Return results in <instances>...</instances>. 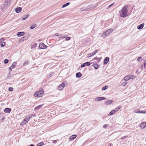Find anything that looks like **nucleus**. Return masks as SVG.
Masks as SVG:
<instances>
[{"label": "nucleus", "instance_id": "1", "mask_svg": "<svg viewBox=\"0 0 146 146\" xmlns=\"http://www.w3.org/2000/svg\"><path fill=\"white\" fill-rule=\"evenodd\" d=\"M127 5L124 6L119 11L120 16L121 17H125L127 16Z\"/></svg>", "mask_w": 146, "mask_h": 146}, {"label": "nucleus", "instance_id": "2", "mask_svg": "<svg viewBox=\"0 0 146 146\" xmlns=\"http://www.w3.org/2000/svg\"><path fill=\"white\" fill-rule=\"evenodd\" d=\"M44 93L43 90L41 89L39 91L36 92L34 94V96L35 97H40L42 96Z\"/></svg>", "mask_w": 146, "mask_h": 146}, {"label": "nucleus", "instance_id": "3", "mask_svg": "<svg viewBox=\"0 0 146 146\" xmlns=\"http://www.w3.org/2000/svg\"><path fill=\"white\" fill-rule=\"evenodd\" d=\"M113 31V30L112 29H108L103 33L102 35V36L104 38H105L106 36H108Z\"/></svg>", "mask_w": 146, "mask_h": 146}, {"label": "nucleus", "instance_id": "4", "mask_svg": "<svg viewBox=\"0 0 146 146\" xmlns=\"http://www.w3.org/2000/svg\"><path fill=\"white\" fill-rule=\"evenodd\" d=\"M47 46L42 43H41L40 44L39 47L40 49H43L46 48Z\"/></svg>", "mask_w": 146, "mask_h": 146}, {"label": "nucleus", "instance_id": "5", "mask_svg": "<svg viewBox=\"0 0 146 146\" xmlns=\"http://www.w3.org/2000/svg\"><path fill=\"white\" fill-rule=\"evenodd\" d=\"M98 50H96L94 51L92 53H89L88 54V58H89L90 57H91L94 55H95L96 53L97 52Z\"/></svg>", "mask_w": 146, "mask_h": 146}, {"label": "nucleus", "instance_id": "6", "mask_svg": "<svg viewBox=\"0 0 146 146\" xmlns=\"http://www.w3.org/2000/svg\"><path fill=\"white\" fill-rule=\"evenodd\" d=\"M106 98L104 97H99L95 99V100L97 101L105 100Z\"/></svg>", "mask_w": 146, "mask_h": 146}, {"label": "nucleus", "instance_id": "7", "mask_svg": "<svg viewBox=\"0 0 146 146\" xmlns=\"http://www.w3.org/2000/svg\"><path fill=\"white\" fill-rule=\"evenodd\" d=\"M28 120H27V119L26 118H25L23 120V121L20 123V125H23L25 123H27Z\"/></svg>", "mask_w": 146, "mask_h": 146}, {"label": "nucleus", "instance_id": "8", "mask_svg": "<svg viewBox=\"0 0 146 146\" xmlns=\"http://www.w3.org/2000/svg\"><path fill=\"white\" fill-rule=\"evenodd\" d=\"M16 64H17V63L16 62H14L12 64V66H11V67H10L9 68V69L11 70V71H12V69L15 68V67L16 66Z\"/></svg>", "mask_w": 146, "mask_h": 146}, {"label": "nucleus", "instance_id": "9", "mask_svg": "<svg viewBox=\"0 0 146 146\" xmlns=\"http://www.w3.org/2000/svg\"><path fill=\"white\" fill-rule=\"evenodd\" d=\"M109 60V58L108 57H106L104 59V64H106L108 62Z\"/></svg>", "mask_w": 146, "mask_h": 146}, {"label": "nucleus", "instance_id": "10", "mask_svg": "<svg viewBox=\"0 0 146 146\" xmlns=\"http://www.w3.org/2000/svg\"><path fill=\"white\" fill-rule=\"evenodd\" d=\"M11 111V109L7 108L5 109L4 110V112L6 113H9Z\"/></svg>", "mask_w": 146, "mask_h": 146}, {"label": "nucleus", "instance_id": "11", "mask_svg": "<svg viewBox=\"0 0 146 146\" xmlns=\"http://www.w3.org/2000/svg\"><path fill=\"white\" fill-rule=\"evenodd\" d=\"M92 66L94 67L95 69H98L100 67V65H98L97 63H94Z\"/></svg>", "mask_w": 146, "mask_h": 146}, {"label": "nucleus", "instance_id": "12", "mask_svg": "<svg viewBox=\"0 0 146 146\" xmlns=\"http://www.w3.org/2000/svg\"><path fill=\"white\" fill-rule=\"evenodd\" d=\"M65 85L63 83L60 85L58 86V89L60 90H61L64 87Z\"/></svg>", "mask_w": 146, "mask_h": 146}, {"label": "nucleus", "instance_id": "13", "mask_svg": "<svg viewBox=\"0 0 146 146\" xmlns=\"http://www.w3.org/2000/svg\"><path fill=\"white\" fill-rule=\"evenodd\" d=\"M146 125V123L145 122H143L141 123L140 125V127L141 128H144Z\"/></svg>", "mask_w": 146, "mask_h": 146}, {"label": "nucleus", "instance_id": "14", "mask_svg": "<svg viewBox=\"0 0 146 146\" xmlns=\"http://www.w3.org/2000/svg\"><path fill=\"white\" fill-rule=\"evenodd\" d=\"M144 25V23H142L137 26V28L138 29H142Z\"/></svg>", "mask_w": 146, "mask_h": 146}, {"label": "nucleus", "instance_id": "15", "mask_svg": "<svg viewBox=\"0 0 146 146\" xmlns=\"http://www.w3.org/2000/svg\"><path fill=\"white\" fill-rule=\"evenodd\" d=\"M22 10V8L21 7L17 8L15 9V11L17 13L20 12Z\"/></svg>", "mask_w": 146, "mask_h": 146}, {"label": "nucleus", "instance_id": "16", "mask_svg": "<svg viewBox=\"0 0 146 146\" xmlns=\"http://www.w3.org/2000/svg\"><path fill=\"white\" fill-rule=\"evenodd\" d=\"M25 33L24 32H19L17 33V35L18 36H21L23 35Z\"/></svg>", "mask_w": 146, "mask_h": 146}, {"label": "nucleus", "instance_id": "17", "mask_svg": "<svg viewBox=\"0 0 146 146\" xmlns=\"http://www.w3.org/2000/svg\"><path fill=\"white\" fill-rule=\"evenodd\" d=\"M29 16V14H27L26 15H25L23 16V17L22 19V20H24L27 19Z\"/></svg>", "mask_w": 146, "mask_h": 146}, {"label": "nucleus", "instance_id": "18", "mask_svg": "<svg viewBox=\"0 0 146 146\" xmlns=\"http://www.w3.org/2000/svg\"><path fill=\"white\" fill-rule=\"evenodd\" d=\"M43 105V104L40 105L38 106H36V107L35 108H34V110H38L40 109L42 106Z\"/></svg>", "mask_w": 146, "mask_h": 146}, {"label": "nucleus", "instance_id": "19", "mask_svg": "<svg viewBox=\"0 0 146 146\" xmlns=\"http://www.w3.org/2000/svg\"><path fill=\"white\" fill-rule=\"evenodd\" d=\"M82 74L80 72H78L76 74V77L77 78H80L82 76Z\"/></svg>", "mask_w": 146, "mask_h": 146}, {"label": "nucleus", "instance_id": "20", "mask_svg": "<svg viewBox=\"0 0 146 146\" xmlns=\"http://www.w3.org/2000/svg\"><path fill=\"white\" fill-rule=\"evenodd\" d=\"M130 79L129 77V75H127L124 78V80L125 81H127L128 80Z\"/></svg>", "mask_w": 146, "mask_h": 146}, {"label": "nucleus", "instance_id": "21", "mask_svg": "<svg viewBox=\"0 0 146 146\" xmlns=\"http://www.w3.org/2000/svg\"><path fill=\"white\" fill-rule=\"evenodd\" d=\"M113 102V101L111 100H109L107 101L106 103V104L107 105H108L111 104Z\"/></svg>", "mask_w": 146, "mask_h": 146}, {"label": "nucleus", "instance_id": "22", "mask_svg": "<svg viewBox=\"0 0 146 146\" xmlns=\"http://www.w3.org/2000/svg\"><path fill=\"white\" fill-rule=\"evenodd\" d=\"M76 137V135H72L70 137V139H75Z\"/></svg>", "mask_w": 146, "mask_h": 146}, {"label": "nucleus", "instance_id": "23", "mask_svg": "<svg viewBox=\"0 0 146 146\" xmlns=\"http://www.w3.org/2000/svg\"><path fill=\"white\" fill-rule=\"evenodd\" d=\"M37 45V44L36 43H35L32 44V46L31 47V48H34L36 47Z\"/></svg>", "mask_w": 146, "mask_h": 146}, {"label": "nucleus", "instance_id": "24", "mask_svg": "<svg viewBox=\"0 0 146 146\" xmlns=\"http://www.w3.org/2000/svg\"><path fill=\"white\" fill-rule=\"evenodd\" d=\"M130 79H133L135 78L136 76L133 75H129Z\"/></svg>", "mask_w": 146, "mask_h": 146}, {"label": "nucleus", "instance_id": "25", "mask_svg": "<svg viewBox=\"0 0 146 146\" xmlns=\"http://www.w3.org/2000/svg\"><path fill=\"white\" fill-rule=\"evenodd\" d=\"M70 4V3L69 2L67 3L66 4L63 5L62 6V8L65 7L67 6L68 5Z\"/></svg>", "mask_w": 146, "mask_h": 146}, {"label": "nucleus", "instance_id": "26", "mask_svg": "<svg viewBox=\"0 0 146 146\" xmlns=\"http://www.w3.org/2000/svg\"><path fill=\"white\" fill-rule=\"evenodd\" d=\"M137 112L138 113H146V111H138Z\"/></svg>", "mask_w": 146, "mask_h": 146}, {"label": "nucleus", "instance_id": "27", "mask_svg": "<svg viewBox=\"0 0 146 146\" xmlns=\"http://www.w3.org/2000/svg\"><path fill=\"white\" fill-rule=\"evenodd\" d=\"M32 116V115L31 114L30 115H29L26 118V119H27V120L29 121V120L31 118V117Z\"/></svg>", "mask_w": 146, "mask_h": 146}, {"label": "nucleus", "instance_id": "28", "mask_svg": "<svg viewBox=\"0 0 146 146\" xmlns=\"http://www.w3.org/2000/svg\"><path fill=\"white\" fill-rule=\"evenodd\" d=\"M115 113V111L114 110H113L111 111L109 113V115H113V114H114V113Z\"/></svg>", "mask_w": 146, "mask_h": 146}, {"label": "nucleus", "instance_id": "29", "mask_svg": "<svg viewBox=\"0 0 146 146\" xmlns=\"http://www.w3.org/2000/svg\"><path fill=\"white\" fill-rule=\"evenodd\" d=\"M121 107L120 106H118L116 108L115 110H114L115 111V113L117 111H118L121 108Z\"/></svg>", "mask_w": 146, "mask_h": 146}, {"label": "nucleus", "instance_id": "30", "mask_svg": "<svg viewBox=\"0 0 146 146\" xmlns=\"http://www.w3.org/2000/svg\"><path fill=\"white\" fill-rule=\"evenodd\" d=\"M36 26H37L36 25V24H35L31 26L30 27V28L31 29H33L35 27H36Z\"/></svg>", "mask_w": 146, "mask_h": 146}, {"label": "nucleus", "instance_id": "31", "mask_svg": "<svg viewBox=\"0 0 146 146\" xmlns=\"http://www.w3.org/2000/svg\"><path fill=\"white\" fill-rule=\"evenodd\" d=\"M108 88V87L107 86H104L102 88V90H105Z\"/></svg>", "mask_w": 146, "mask_h": 146}, {"label": "nucleus", "instance_id": "32", "mask_svg": "<svg viewBox=\"0 0 146 146\" xmlns=\"http://www.w3.org/2000/svg\"><path fill=\"white\" fill-rule=\"evenodd\" d=\"M2 43L1 44V46L2 47H3L5 44V43L4 42H2Z\"/></svg>", "mask_w": 146, "mask_h": 146}, {"label": "nucleus", "instance_id": "33", "mask_svg": "<svg viewBox=\"0 0 146 146\" xmlns=\"http://www.w3.org/2000/svg\"><path fill=\"white\" fill-rule=\"evenodd\" d=\"M127 82H125L122 83L121 85L123 86H125L127 85Z\"/></svg>", "mask_w": 146, "mask_h": 146}, {"label": "nucleus", "instance_id": "34", "mask_svg": "<svg viewBox=\"0 0 146 146\" xmlns=\"http://www.w3.org/2000/svg\"><path fill=\"white\" fill-rule=\"evenodd\" d=\"M68 36V35L66 34V33H65L64 34V35L62 36V38H66Z\"/></svg>", "mask_w": 146, "mask_h": 146}, {"label": "nucleus", "instance_id": "35", "mask_svg": "<svg viewBox=\"0 0 146 146\" xmlns=\"http://www.w3.org/2000/svg\"><path fill=\"white\" fill-rule=\"evenodd\" d=\"M44 145V143L43 142H41L40 143H39L37 145V146H42Z\"/></svg>", "mask_w": 146, "mask_h": 146}, {"label": "nucleus", "instance_id": "36", "mask_svg": "<svg viewBox=\"0 0 146 146\" xmlns=\"http://www.w3.org/2000/svg\"><path fill=\"white\" fill-rule=\"evenodd\" d=\"M85 64H86V66H89L90 65V63L88 62H86L85 63Z\"/></svg>", "mask_w": 146, "mask_h": 146}, {"label": "nucleus", "instance_id": "37", "mask_svg": "<svg viewBox=\"0 0 146 146\" xmlns=\"http://www.w3.org/2000/svg\"><path fill=\"white\" fill-rule=\"evenodd\" d=\"M27 38V36H24L22 38H21L20 39V40H21V41H23L24 40V39L25 38V39H26V38Z\"/></svg>", "mask_w": 146, "mask_h": 146}, {"label": "nucleus", "instance_id": "38", "mask_svg": "<svg viewBox=\"0 0 146 146\" xmlns=\"http://www.w3.org/2000/svg\"><path fill=\"white\" fill-rule=\"evenodd\" d=\"M54 74V73L52 72H50L48 75V77H50L52 76V75Z\"/></svg>", "mask_w": 146, "mask_h": 146}, {"label": "nucleus", "instance_id": "39", "mask_svg": "<svg viewBox=\"0 0 146 146\" xmlns=\"http://www.w3.org/2000/svg\"><path fill=\"white\" fill-rule=\"evenodd\" d=\"M9 60L7 59H5L4 60L3 62L5 64H7Z\"/></svg>", "mask_w": 146, "mask_h": 146}, {"label": "nucleus", "instance_id": "40", "mask_svg": "<svg viewBox=\"0 0 146 146\" xmlns=\"http://www.w3.org/2000/svg\"><path fill=\"white\" fill-rule=\"evenodd\" d=\"M86 66V64H85V63H83V64H82L81 65V66L82 68L84 67H85Z\"/></svg>", "mask_w": 146, "mask_h": 146}, {"label": "nucleus", "instance_id": "41", "mask_svg": "<svg viewBox=\"0 0 146 146\" xmlns=\"http://www.w3.org/2000/svg\"><path fill=\"white\" fill-rule=\"evenodd\" d=\"M8 90L9 91H12L13 90V88L12 87H10L9 88Z\"/></svg>", "mask_w": 146, "mask_h": 146}, {"label": "nucleus", "instance_id": "42", "mask_svg": "<svg viewBox=\"0 0 146 146\" xmlns=\"http://www.w3.org/2000/svg\"><path fill=\"white\" fill-rule=\"evenodd\" d=\"M101 59L100 58H97V62H100V61H101Z\"/></svg>", "mask_w": 146, "mask_h": 146}, {"label": "nucleus", "instance_id": "43", "mask_svg": "<svg viewBox=\"0 0 146 146\" xmlns=\"http://www.w3.org/2000/svg\"><path fill=\"white\" fill-rule=\"evenodd\" d=\"M114 3H112L110 5H109L108 6V7L107 8V9H108L109 8H110L113 5H114Z\"/></svg>", "mask_w": 146, "mask_h": 146}, {"label": "nucleus", "instance_id": "44", "mask_svg": "<svg viewBox=\"0 0 146 146\" xmlns=\"http://www.w3.org/2000/svg\"><path fill=\"white\" fill-rule=\"evenodd\" d=\"M127 137V136H125L124 137H122L121 138V139H124L126 138Z\"/></svg>", "mask_w": 146, "mask_h": 146}, {"label": "nucleus", "instance_id": "45", "mask_svg": "<svg viewBox=\"0 0 146 146\" xmlns=\"http://www.w3.org/2000/svg\"><path fill=\"white\" fill-rule=\"evenodd\" d=\"M4 40V39L3 38H1L0 39V42L2 43V42H3V41Z\"/></svg>", "mask_w": 146, "mask_h": 146}, {"label": "nucleus", "instance_id": "46", "mask_svg": "<svg viewBox=\"0 0 146 146\" xmlns=\"http://www.w3.org/2000/svg\"><path fill=\"white\" fill-rule=\"evenodd\" d=\"M29 62L28 61H25L24 63L23 64L24 65H25L26 64H28L29 63Z\"/></svg>", "mask_w": 146, "mask_h": 146}, {"label": "nucleus", "instance_id": "47", "mask_svg": "<svg viewBox=\"0 0 146 146\" xmlns=\"http://www.w3.org/2000/svg\"><path fill=\"white\" fill-rule=\"evenodd\" d=\"M70 37H66V40H68L70 39Z\"/></svg>", "mask_w": 146, "mask_h": 146}, {"label": "nucleus", "instance_id": "48", "mask_svg": "<svg viewBox=\"0 0 146 146\" xmlns=\"http://www.w3.org/2000/svg\"><path fill=\"white\" fill-rule=\"evenodd\" d=\"M141 57H139V58H137V60L138 61V62H140V60L141 59Z\"/></svg>", "mask_w": 146, "mask_h": 146}, {"label": "nucleus", "instance_id": "49", "mask_svg": "<svg viewBox=\"0 0 146 146\" xmlns=\"http://www.w3.org/2000/svg\"><path fill=\"white\" fill-rule=\"evenodd\" d=\"M107 125L106 124H105L103 126V127L104 128H107Z\"/></svg>", "mask_w": 146, "mask_h": 146}, {"label": "nucleus", "instance_id": "50", "mask_svg": "<svg viewBox=\"0 0 146 146\" xmlns=\"http://www.w3.org/2000/svg\"><path fill=\"white\" fill-rule=\"evenodd\" d=\"M58 36L59 38H60V37H62V36H61V34H60V35H58Z\"/></svg>", "mask_w": 146, "mask_h": 146}, {"label": "nucleus", "instance_id": "51", "mask_svg": "<svg viewBox=\"0 0 146 146\" xmlns=\"http://www.w3.org/2000/svg\"><path fill=\"white\" fill-rule=\"evenodd\" d=\"M57 142V141L56 140H54L53 141V143H55Z\"/></svg>", "mask_w": 146, "mask_h": 146}, {"label": "nucleus", "instance_id": "52", "mask_svg": "<svg viewBox=\"0 0 146 146\" xmlns=\"http://www.w3.org/2000/svg\"><path fill=\"white\" fill-rule=\"evenodd\" d=\"M98 58L97 57H95V58H94L93 59V60H96L97 59V58Z\"/></svg>", "mask_w": 146, "mask_h": 146}, {"label": "nucleus", "instance_id": "53", "mask_svg": "<svg viewBox=\"0 0 146 146\" xmlns=\"http://www.w3.org/2000/svg\"><path fill=\"white\" fill-rule=\"evenodd\" d=\"M3 115V113H0V117Z\"/></svg>", "mask_w": 146, "mask_h": 146}, {"label": "nucleus", "instance_id": "54", "mask_svg": "<svg viewBox=\"0 0 146 146\" xmlns=\"http://www.w3.org/2000/svg\"><path fill=\"white\" fill-rule=\"evenodd\" d=\"M55 35L56 36H58V33H56L55 34Z\"/></svg>", "mask_w": 146, "mask_h": 146}, {"label": "nucleus", "instance_id": "55", "mask_svg": "<svg viewBox=\"0 0 146 146\" xmlns=\"http://www.w3.org/2000/svg\"><path fill=\"white\" fill-rule=\"evenodd\" d=\"M140 67L141 69H142L143 67V65H141Z\"/></svg>", "mask_w": 146, "mask_h": 146}, {"label": "nucleus", "instance_id": "56", "mask_svg": "<svg viewBox=\"0 0 146 146\" xmlns=\"http://www.w3.org/2000/svg\"><path fill=\"white\" fill-rule=\"evenodd\" d=\"M144 65L145 67V66H146V63H144Z\"/></svg>", "mask_w": 146, "mask_h": 146}, {"label": "nucleus", "instance_id": "57", "mask_svg": "<svg viewBox=\"0 0 146 146\" xmlns=\"http://www.w3.org/2000/svg\"><path fill=\"white\" fill-rule=\"evenodd\" d=\"M5 119V117H3L2 118V120L3 121Z\"/></svg>", "mask_w": 146, "mask_h": 146}, {"label": "nucleus", "instance_id": "58", "mask_svg": "<svg viewBox=\"0 0 146 146\" xmlns=\"http://www.w3.org/2000/svg\"><path fill=\"white\" fill-rule=\"evenodd\" d=\"M29 146H35L33 144H31Z\"/></svg>", "mask_w": 146, "mask_h": 146}, {"label": "nucleus", "instance_id": "59", "mask_svg": "<svg viewBox=\"0 0 146 146\" xmlns=\"http://www.w3.org/2000/svg\"><path fill=\"white\" fill-rule=\"evenodd\" d=\"M108 146H111V145H108Z\"/></svg>", "mask_w": 146, "mask_h": 146}]
</instances>
